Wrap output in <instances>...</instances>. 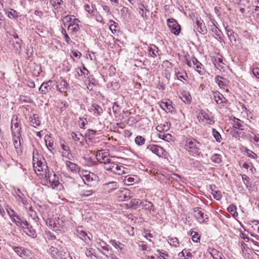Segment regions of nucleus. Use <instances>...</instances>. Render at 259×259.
<instances>
[{"mask_svg":"<svg viewBox=\"0 0 259 259\" xmlns=\"http://www.w3.org/2000/svg\"><path fill=\"white\" fill-rule=\"evenodd\" d=\"M135 142L137 145L142 146L144 144L145 142V139L142 136H139L136 138Z\"/></svg>","mask_w":259,"mask_h":259,"instance_id":"6e6d98bb","label":"nucleus"},{"mask_svg":"<svg viewBox=\"0 0 259 259\" xmlns=\"http://www.w3.org/2000/svg\"><path fill=\"white\" fill-rule=\"evenodd\" d=\"M23 229L24 232L29 236L35 238L37 237V233L35 231V230L32 227V226L30 225L27 222V225L24 226V228H22Z\"/></svg>","mask_w":259,"mask_h":259,"instance_id":"dca6fc26","label":"nucleus"},{"mask_svg":"<svg viewBox=\"0 0 259 259\" xmlns=\"http://www.w3.org/2000/svg\"><path fill=\"white\" fill-rule=\"evenodd\" d=\"M253 143L259 146V134H253Z\"/></svg>","mask_w":259,"mask_h":259,"instance_id":"338daca9","label":"nucleus"},{"mask_svg":"<svg viewBox=\"0 0 259 259\" xmlns=\"http://www.w3.org/2000/svg\"><path fill=\"white\" fill-rule=\"evenodd\" d=\"M55 223L54 218H49L46 221L47 225L51 229L55 231Z\"/></svg>","mask_w":259,"mask_h":259,"instance_id":"5fc2aeb1","label":"nucleus"},{"mask_svg":"<svg viewBox=\"0 0 259 259\" xmlns=\"http://www.w3.org/2000/svg\"><path fill=\"white\" fill-rule=\"evenodd\" d=\"M169 243L174 246H178L179 245V241L177 238H169L168 239Z\"/></svg>","mask_w":259,"mask_h":259,"instance_id":"bf43d9fd","label":"nucleus"},{"mask_svg":"<svg viewBox=\"0 0 259 259\" xmlns=\"http://www.w3.org/2000/svg\"><path fill=\"white\" fill-rule=\"evenodd\" d=\"M213 98L218 104H223L227 101V99L219 92L213 93Z\"/></svg>","mask_w":259,"mask_h":259,"instance_id":"6ab92c4d","label":"nucleus"},{"mask_svg":"<svg viewBox=\"0 0 259 259\" xmlns=\"http://www.w3.org/2000/svg\"><path fill=\"white\" fill-rule=\"evenodd\" d=\"M201 144L194 138L186 140L184 148L193 156L198 157L201 154Z\"/></svg>","mask_w":259,"mask_h":259,"instance_id":"f03ea898","label":"nucleus"},{"mask_svg":"<svg viewBox=\"0 0 259 259\" xmlns=\"http://www.w3.org/2000/svg\"><path fill=\"white\" fill-rule=\"evenodd\" d=\"M170 127V123L169 122H164L163 124H160L156 126V130L159 133H164L169 130Z\"/></svg>","mask_w":259,"mask_h":259,"instance_id":"bb28decb","label":"nucleus"},{"mask_svg":"<svg viewBox=\"0 0 259 259\" xmlns=\"http://www.w3.org/2000/svg\"><path fill=\"white\" fill-rule=\"evenodd\" d=\"M159 49L155 46L153 45L148 49L149 55L153 58H155L160 55Z\"/></svg>","mask_w":259,"mask_h":259,"instance_id":"a878e982","label":"nucleus"},{"mask_svg":"<svg viewBox=\"0 0 259 259\" xmlns=\"http://www.w3.org/2000/svg\"><path fill=\"white\" fill-rule=\"evenodd\" d=\"M72 138L75 142H81V141L83 140L84 138L82 135L79 132H72L71 134Z\"/></svg>","mask_w":259,"mask_h":259,"instance_id":"c9c22d12","label":"nucleus"},{"mask_svg":"<svg viewBox=\"0 0 259 259\" xmlns=\"http://www.w3.org/2000/svg\"><path fill=\"white\" fill-rule=\"evenodd\" d=\"M61 147L63 151L62 152V156L65 157L68 160H72L73 157L71 153L69 146L65 143H61Z\"/></svg>","mask_w":259,"mask_h":259,"instance_id":"4468645a","label":"nucleus"},{"mask_svg":"<svg viewBox=\"0 0 259 259\" xmlns=\"http://www.w3.org/2000/svg\"><path fill=\"white\" fill-rule=\"evenodd\" d=\"M30 122L32 126L36 127L40 125V121L39 119L38 114H34L32 117H30Z\"/></svg>","mask_w":259,"mask_h":259,"instance_id":"cd10ccee","label":"nucleus"},{"mask_svg":"<svg viewBox=\"0 0 259 259\" xmlns=\"http://www.w3.org/2000/svg\"><path fill=\"white\" fill-rule=\"evenodd\" d=\"M197 118L199 121H201L202 122L208 124H211L214 122L212 119L209 117L208 115L203 110L200 111L197 115Z\"/></svg>","mask_w":259,"mask_h":259,"instance_id":"f8f14e48","label":"nucleus"},{"mask_svg":"<svg viewBox=\"0 0 259 259\" xmlns=\"http://www.w3.org/2000/svg\"><path fill=\"white\" fill-rule=\"evenodd\" d=\"M12 221L14 222L17 226L21 227V228H24V226L27 225V221L21 218L18 215Z\"/></svg>","mask_w":259,"mask_h":259,"instance_id":"c756f323","label":"nucleus"},{"mask_svg":"<svg viewBox=\"0 0 259 259\" xmlns=\"http://www.w3.org/2000/svg\"><path fill=\"white\" fill-rule=\"evenodd\" d=\"M68 83L62 78H60V81L57 85V90L61 93H66L68 88Z\"/></svg>","mask_w":259,"mask_h":259,"instance_id":"412c9836","label":"nucleus"},{"mask_svg":"<svg viewBox=\"0 0 259 259\" xmlns=\"http://www.w3.org/2000/svg\"><path fill=\"white\" fill-rule=\"evenodd\" d=\"M192 256L191 253L188 251L186 249H183L178 254L180 259H191Z\"/></svg>","mask_w":259,"mask_h":259,"instance_id":"2f4dec72","label":"nucleus"},{"mask_svg":"<svg viewBox=\"0 0 259 259\" xmlns=\"http://www.w3.org/2000/svg\"><path fill=\"white\" fill-rule=\"evenodd\" d=\"M167 22L171 33L176 35H179L181 31V26L177 21L173 18H170L167 20Z\"/></svg>","mask_w":259,"mask_h":259,"instance_id":"0eeeda50","label":"nucleus"},{"mask_svg":"<svg viewBox=\"0 0 259 259\" xmlns=\"http://www.w3.org/2000/svg\"><path fill=\"white\" fill-rule=\"evenodd\" d=\"M76 235L87 243H89L91 241L92 234H88L81 228L77 229Z\"/></svg>","mask_w":259,"mask_h":259,"instance_id":"9d476101","label":"nucleus"},{"mask_svg":"<svg viewBox=\"0 0 259 259\" xmlns=\"http://www.w3.org/2000/svg\"><path fill=\"white\" fill-rule=\"evenodd\" d=\"M212 135L216 141L218 142H221L222 140V136L214 128L212 130Z\"/></svg>","mask_w":259,"mask_h":259,"instance_id":"3c124183","label":"nucleus"},{"mask_svg":"<svg viewBox=\"0 0 259 259\" xmlns=\"http://www.w3.org/2000/svg\"><path fill=\"white\" fill-rule=\"evenodd\" d=\"M33 166L35 173L38 176H45V174L49 172L46 164L41 161L40 160L35 159L34 156L33 157Z\"/></svg>","mask_w":259,"mask_h":259,"instance_id":"20e7f679","label":"nucleus"},{"mask_svg":"<svg viewBox=\"0 0 259 259\" xmlns=\"http://www.w3.org/2000/svg\"><path fill=\"white\" fill-rule=\"evenodd\" d=\"M193 64L194 65L195 70L198 72L200 74H203V66L202 64L199 62L197 59L193 57L192 59Z\"/></svg>","mask_w":259,"mask_h":259,"instance_id":"4be33fe9","label":"nucleus"},{"mask_svg":"<svg viewBox=\"0 0 259 259\" xmlns=\"http://www.w3.org/2000/svg\"><path fill=\"white\" fill-rule=\"evenodd\" d=\"M7 211L12 220H13L17 215L15 211L12 208L7 209Z\"/></svg>","mask_w":259,"mask_h":259,"instance_id":"680f3d73","label":"nucleus"},{"mask_svg":"<svg viewBox=\"0 0 259 259\" xmlns=\"http://www.w3.org/2000/svg\"><path fill=\"white\" fill-rule=\"evenodd\" d=\"M228 211L234 217H237L238 215V213L236 211L237 208L234 205H230L228 207Z\"/></svg>","mask_w":259,"mask_h":259,"instance_id":"49530a36","label":"nucleus"},{"mask_svg":"<svg viewBox=\"0 0 259 259\" xmlns=\"http://www.w3.org/2000/svg\"><path fill=\"white\" fill-rule=\"evenodd\" d=\"M65 164L68 169H70L72 172H78L79 170V167L78 165L69 160H67L65 162Z\"/></svg>","mask_w":259,"mask_h":259,"instance_id":"393cba45","label":"nucleus"},{"mask_svg":"<svg viewBox=\"0 0 259 259\" xmlns=\"http://www.w3.org/2000/svg\"><path fill=\"white\" fill-rule=\"evenodd\" d=\"M45 178H46L47 181H49L53 188L56 187L59 184L58 178L57 177L55 173L52 175L49 171L48 174H45Z\"/></svg>","mask_w":259,"mask_h":259,"instance_id":"ddd939ff","label":"nucleus"},{"mask_svg":"<svg viewBox=\"0 0 259 259\" xmlns=\"http://www.w3.org/2000/svg\"><path fill=\"white\" fill-rule=\"evenodd\" d=\"M147 149L149 150L159 157L162 156L164 152V150L162 147L156 145H151L148 146L147 147Z\"/></svg>","mask_w":259,"mask_h":259,"instance_id":"f3484780","label":"nucleus"},{"mask_svg":"<svg viewBox=\"0 0 259 259\" xmlns=\"http://www.w3.org/2000/svg\"><path fill=\"white\" fill-rule=\"evenodd\" d=\"M97 157L98 160L103 164V167L106 170L118 175L125 174L127 170L126 168L109 158L105 153H99Z\"/></svg>","mask_w":259,"mask_h":259,"instance_id":"f257e3e1","label":"nucleus"},{"mask_svg":"<svg viewBox=\"0 0 259 259\" xmlns=\"http://www.w3.org/2000/svg\"><path fill=\"white\" fill-rule=\"evenodd\" d=\"M53 85V81L50 80L47 82H44L40 87L39 90L42 94H46L51 89Z\"/></svg>","mask_w":259,"mask_h":259,"instance_id":"5701e85b","label":"nucleus"},{"mask_svg":"<svg viewBox=\"0 0 259 259\" xmlns=\"http://www.w3.org/2000/svg\"><path fill=\"white\" fill-rule=\"evenodd\" d=\"M6 14L9 18L11 19L16 18L18 16L17 12L13 9H11L10 11H8Z\"/></svg>","mask_w":259,"mask_h":259,"instance_id":"864d4df0","label":"nucleus"},{"mask_svg":"<svg viewBox=\"0 0 259 259\" xmlns=\"http://www.w3.org/2000/svg\"><path fill=\"white\" fill-rule=\"evenodd\" d=\"M225 30L232 44H235L238 34L235 33L231 28L228 26L225 28Z\"/></svg>","mask_w":259,"mask_h":259,"instance_id":"a211bd4d","label":"nucleus"},{"mask_svg":"<svg viewBox=\"0 0 259 259\" xmlns=\"http://www.w3.org/2000/svg\"><path fill=\"white\" fill-rule=\"evenodd\" d=\"M84 9L86 11L91 14H93L96 10V8L93 5L91 6H90L89 5H85L84 6Z\"/></svg>","mask_w":259,"mask_h":259,"instance_id":"052dcab7","label":"nucleus"},{"mask_svg":"<svg viewBox=\"0 0 259 259\" xmlns=\"http://www.w3.org/2000/svg\"><path fill=\"white\" fill-rule=\"evenodd\" d=\"M142 203V200L140 199H132L129 204H127V206L129 208H136L138 206L141 205Z\"/></svg>","mask_w":259,"mask_h":259,"instance_id":"f704fd0d","label":"nucleus"},{"mask_svg":"<svg viewBox=\"0 0 259 259\" xmlns=\"http://www.w3.org/2000/svg\"><path fill=\"white\" fill-rule=\"evenodd\" d=\"M110 243L114 246L116 248L119 249L121 250L123 248V244L115 240H111L110 241Z\"/></svg>","mask_w":259,"mask_h":259,"instance_id":"09e8293b","label":"nucleus"},{"mask_svg":"<svg viewBox=\"0 0 259 259\" xmlns=\"http://www.w3.org/2000/svg\"><path fill=\"white\" fill-rule=\"evenodd\" d=\"M63 31L65 32V33H64V38H65L66 42L68 44H70L72 42V41L70 39L68 35L66 33V30L64 29H63L62 32L63 33Z\"/></svg>","mask_w":259,"mask_h":259,"instance_id":"69168bd1","label":"nucleus"},{"mask_svg":"<svg viewBox=\"0 0 259 259\" xmlns=\"http://www.w3.org/2000/svg\"><path fill=\"white\" fill-rule=\"evenodd\" d=\"M160 107L164 110L166 109L168 112H172L174 110V107L171 105V102L169 100L166 102L161 101Z\"/></svg>","mask_w":259,"mask_h":259,"instance_id":"c85d7f7f","label":"nucleus"},{"mask_svg":"<svg viewBox=\"0 0 259 259\" xmlns=\"http://www.w3.org/2000/svg\"><path fill=\"white\" fill-rule=\"evenodd\" d=\"M191 235L192 236V240L194 242H198L200 240V236L199 234L195 231H192L191 233Z\"/></svg>","mask_w":259,"mask_h":259,"instance_id":"4d7b16f0","label":"nucleus"},{"mask_svg":"<svg viewBox=\"0 0 259 259\" xmlns=\"http://www.w3.org/2000/svg\"><path fill=\"white\" fill-rule=\"evenodd\" d=\"M130 192L128 189L118 190L116 192L117 197L119 201L128 200L130 198Z\"/></svg>","mask_w":259,"mask_h":259,"instance_id":"2eb2a0df","label":"nucleus"},{"mask_svg":"<svg viewBox=\"0 0 259 259\" xmlns=\"http://www.w3.org/2000/svg\"><path fill=\"white\" fill-rule=\"evenodd\" d=\"M123 182L126 185H132L135 183V179L131 177H125Z\"/></svg>","mask_w":259,"mask_h":259,"instance_id":"8fccbe9b","label":"nucleus"},{"mask_svg":"<svg viewBox=\"0 0 259 259\" xmlns=\"http://www.w3.org/2000/svg\"><path fill=\"white\" fill-rule=\"evenodd\" d=\"M92 110L94 111L95 114H97L98 115H101L103 113V109L97 104H93L92 105Z\"/></svg>","mask_w":259,"mask_h":259,"instance_id":"a19ab883","label":"nucleus"},{"mask_svg":"<svg viewBox=\"0 0 259 259\" xmlns=\"http://www.w3.org/2000/svg\"><path fill=\"white\" fill-rule=\"evenodd\" d=\"M246 155L249 157H250L253 159H256L257 157L256 154H255L254 152H253V151H252L250 150H247Z\"/></svg>","mask_w":259,"mask_h":259,"instance_id":"0e129e2a","label":"nucleus"},{"mask_svg":"<svg viewBox=\"0 0 259 259\" xmlns=\"http://www.w3.org/2000/svg\"><path fill=\"white\" fill-rule=\"evenodd\" d=\"M141 205L142 206L143 208H145L149 210H151L153 209V205L152 203L147 200L142 201Z\"/></svg>","mask_w":259,"mask_h":259,"instance_id":"ea45409f","label":"nucleus"},{"mask_svg":"<svg viewBox=\"0 0 259 259\" xmlns=\"http://www.w3.org/2000/svg\"><path fill=\"white\" fill-rule=\"evenodd\" d=\"M80 22L78 19H73L71 23H69L68 26V30L70 31V33L72 35L76 34L80 29L81 25L79 23Z\"/></svg>","mask_w":259,"mask_h":259,"instance_id":"6e6552de","label":"nucleus"},{"mask_svg":"<svg viewBox=\"0 0 259 259\" xmlns=\"http://www.w3.org/2000/svg\"><path fill=\"white\" fill-rule=\"evenodd\" d=\"M48 252L54 259H69L70 257L67 249L60 247L59 245L58 247H51Z\"/></svg>","mask_w":259,"mask_h":259,"instance_id":"7ed1b4c3","label":"nucleus"},{"mask_svg":"<svg viewBox=\"0 0 259 259\" xmlns=\"http://www.w3.org/2000/svg\"><path fill=\"white\" fill-rule=\"evenodd\" d=\"M158 137L166 141H169L171 139V135L169 134H165L163 133H160L158 135Z\"/></svg>","mask_w":259,"mask_h":259,"instance_id":"a18cd8bd","label":"nucleus"},{"mask_svg":"<svg viewBox=\"0 0 259 259\" xmlns=\"http://www.w3.org/2000/svg\"><path fill=\"white\" fill-rule=\"evenodd\" d=\"M253 74L257 78L259 79V68H254L252 70Z\"/></svg>","mask_w":259,"mask_h":259,"instance_id":"774afa93","label":"nucleus"},{"mask_svg":"<svg viewBox=\"0 0 259 259\" xmlns=\"http://www.w3.org/2000/svg\"><path fill=\"white\" fill-rule=\"evenodd\" d=\"M72 16H65L62 19V22L65 26L69 25V23H71L73 19L72 18Z\"/></svg>","mask_w":259,"mask_h":259,"instance_id":"de8ad7c7","label":"nucleus"},{"mask_svg":"<svg viewBox=\"0 0 259 259\" xmlns=\"http://www.w3.org/2000/svg\"><path fill=\"white\" fill-rule=\"evenodd\" d=\"M96 178V176L93 173H90L88 175L84 176V179H83L84 183H90L95 180Z\"/></svg>","mask_w":259,"mask_h":259,"instance_id":"4c0bfd02","label":"nucleus"},{"mask_svg":"<svg viewBox=\"0 0 259 259\" xmlns=\"http://www.w3.org/2000/svg\"><path fill=\"white\" fill-rule=\"evenodd\" d=\"M232 124L233 125V127L235 129H238L240 130H243V125L242 124V121L238 118L234 117Z\"/></svg>","mask_w":259,"mask_h":259,"instance_id":"72a5a7b5","label":"nucleus"},{"mask_svg":"<svg viewBox=\"0 0 259 259\" xmlns=\"http://www.w3.org/2000/svg\"><path fill=\"white\" fill-rule=\"evenodd\" d=\"M14 195L16 197L18 201H20L23 204L27 203V199L24 194L20 189H18L17 190H15Z\"/></svg>","mask_w":259,"mask_h":259,"instance_id":"aec40b11","label":"nucleus"},{"mask_svg":"<svg viewBox=\"0 0 259 259\" xmlns=\"http://www.w3.org/2000/svg\"><path fill=\"white\" fill-rule=\"evenodd\" d=\"M211 160L215 163H220L222 162V156L218 154H214L211 157Z\"/></svg>","mask_w":259,"mask_h":259,"instance_id":"37998d69","label":"nucleus"},{"mask_svg":"<svg viewBox=\"0 0 259 259\" xmlns=\"http://www.w3.org/2000/svg\"><path fill=\"white\" fill-rule=\"evenodd\" d=\"M13 249L15 251V252L19 255V256L22 257L24 255V248L22 247L19 246H14Z\"/></svg>","mask_w":259,"mask_h":259,"instance_id":"79ce46f5","label":"nucleus"},{"mask_svg":"<svg viewBox=\"0 0 259 259\" xmlns=\"http://www.w3.org/2000/svg\"><path fill=\"white\" fill-rule=\"evenodd\" d=\"M50 4L55 13L56 12L58 13L63 11L65 7L62 0H50Z\"/></svg>","mask_w":259,"mask_h":259,"instance_id":"1a4fd4ad","label":"nucleus"},{"mask_svg":"<svg viewBox=\"0 0 259 259\" xmlns=\"http://www.w3.org/2000/svg\"><path fill=\"white\" fill-rule=\"evenodd\" d=\"M93 193V191L92 189L85 190L82 189L79 193V195L81 197H89L92 195Z\"/></svg>","mask_w":259,"mask_h":259,"instance_id":"58836bf2","label":"nucleus"},{"mask_svg":"<svg viewBox=\"0 0 259 259\" xmlns=\"http://www.w3.org/2000/svg\"><path fill=\"white\" fill-rule=\"evenodd\" d=\"M55 223V231L59 230L60 228L63 226V221L60 219L59 217H55L54 218Z\"/></svg>","mask_w":259,"mask_h":259,"instance_id":"e433bc0d","label":"nucleus"},{"mask_svg":"<svg viewBox=\"0 0 259 259\" xmlns=\"http://www.w3.org/2000/svg\"><path fill=\"white\" fill-rule=\"evenodd\" d=\"M194 30L200 33H206L207 29L201 19H197L194 26Z\"/></svg>","mask_w":259,"mask_h":259,"instance_id":"9b49d317","label":"nucleus"},{"mask_svg":"<svg viewBox=\"0 0 259 259\" xmlns=\"http://www.w3.org/2000/svg\"><path fill=\"white\" fill-rule=\"evenodd\" d=\"M181 99L186 104H189L191 103V97L189 93H185L182 95Z\"/></svg>","mask_w":259,"mask_h":259,"instance_id":"c03bdc74","label":"nucleus"},{"mask_svg":"<svg viewBox=\"0 0 259 259\" xmlns=\"http://www.w3.org/2000/svg\"><path fill=\"white\" fill-rule=\"evenodd\" d=\"M215 82L218 84L219 86L223 88L226 86L227 84V80L222 77H221L219 75L217 76L215 78Z\"/></svg>","mask_w":259,"mask_h":259,"instance_id":"473e14b6","label":"nucleus"},{"mask_svg":"<svg viewBox=\"0 0 259 259\" xmlns=\"http://www.w3.org/2000/svg\"><path fill=\"white\" fill-rule=\"evenodd\" d=\"M175 74H176V75L177 78L179 80H182V79L186 80L185 77H187V75L185 72L183 71L182 73H181L179 71H176Z\"/></svg>","mask_w":259,"mask_h":259,"instance_id":"603ef678","label":"nucleus"},{"mask_svg":"<svg viewBox=\"0 0 259 259\" xmlns=\"http://www.w3.org/2000/svg\"><path fill=\"white\" fill-rule=\"evenodd\" d=\"M212 195H213V198L217 200H220L222 199V195L220 191H213Z\"/></svg>","mask_w":259,"mask_h":259,"instance_id":"13d9d810","label":"nucleus"},{"mask_svg":"<svg viewBox=\"0 0 259 259\" xmlns=\"http://www.w3.org/2000/svg\"><path fill=\"white\" fill-rule=\"evenodd\" d=\"M194 216L200 223H206L208 221V217L207 214H205L200 207H195L193 208Z\"/></svg>","mask_w":259,"mask_h":259,"instance_id":"39448f33","label":"nucleus"},{"mask_svg":"<svg viewBox=\"0 0 259 259\" xmlns=\"http://www.w3.org/2000/svg\"><path fill=\"white\" fill-rule=\"evenodd\" d=\"M220 64H223V60L221 58H215L214 61V64L216 67L219 69V67H220L221 68L223 67L221 66Z\"/></svg>","mask_w":259,"mask_h":259,"instance_id":"e2e57ef3","label":"nucleus"},{"mask_svg":"<svg viewBox=\"0 0 259 259\" xmlns=\"http://www.w3.org/2000/svg\"><path fill=\"white\" fill-rule=\"evenodd\" d=\"M11 128L13 136H17L18 138H19L21 128L20 126V121H18L17 116H14L13 117L11 121Z\"/></svg>","mask_w":259,"mask_h":259,"instance_id":"423d86ee","label":"nucleus"},{"mask_svg":"<svg viewBox=\"0 0 259 259\" xmlns=\"http://www.w3.org/2000/svg\"><path fill=\"white\" fill-rule=\"evenodd\" d=\"M208 252L214 259H219L222 256H223L221 252H220L218 250L213 248L209 247L208 249Z\"/></svg>","mask_w":259,"mask_h":259,"instance_id":"7c9ffc66","label":"nucleus"},{"mask_svg":"<svg viewBox=\"0 0 259 259\" xmlns=\"http://www.w3.org/2000/svg\"><path fill=\"white\" fill-rule=\"evenodd\" d=\"M147 7L143 4H141L139 7V13L141 15L144 20H147L148 18L149 11Z\"/></svg>","mask_w":259,"mask_h":259,"instance_id":"b1692460","label":"nucleus"}]
</instances>
